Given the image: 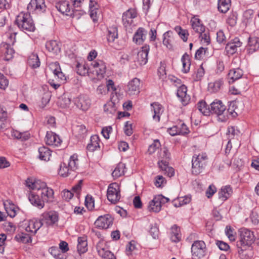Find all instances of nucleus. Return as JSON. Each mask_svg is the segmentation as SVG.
<instances>
[{
  "label": "nucleus",
  "mask_w": 259,
  "mask_h": 259,
  "mask_svg": "<svg viewBox=\"0 0 259 259\" xmlns=\"http://www.w3.org/2000/svg\"><path fill=\"white\" fill-rule=\"evenodd\" d=\"M209 55L207 48L203 47L200 48L197 50L195 54V58L197 60H200L204 56L208 57Z\"/></svg>",
  "instance_id": "nucleus-48"
},
{
  "label": "nucleus",
  "mask_w": 259,
  "mask_h": 259,
  "mask_svg": "<svg viewBox=\"0 0 259 259\" xmlns=\"http://www.w3.org/2000/svg\"><path fill=\"white\" fill-rule=\"evenodd\" d=\"M113 220V218L109 214L101 215L95 221V225L98 228L106 229L112 225Z\"/></svg>",
  "instance_id": "nucleus-8"
},
{
  "label": "nucleus",
  "mask_w": 259,
  "mask_h": 259,
  "mask_svg": "<svg viewBox=\"0 0 259 259\" xmlns=\"http://www.w3.org/2000/svg\"><path fill=\"white\" fill-rule=\"evenodd\" d=\"M152 107V111H153L154 114L153 118L157 121L160 120V115L163 112L162 106L158 103L155 102L151 104Z\"/></svg>",
  "instance_id": "nucleus-32"
},
{
  "label": "nucleus",
  "mask_w": 259,
  "mask_h": 259,
  "mask_svg": "<svg viewBox=\"0 0 259 259\" xmlns=\"http://www.w3.org/2000/svg\"><path fill=\"white\" fill-rule=\"evenodd\" d=\"M187 88L185 85H181L177 91V96L185 106L187 105L190 100V97L187 95Z\"/></svg>",
  "instance_id": "nucleus-16"
},
{
  "label": "nucleus",
  "mask_w": 259,
  "mask_h": 259,
  "mask_svg": "<svg viewBox=\"0 0 259 259\" xmlns=\"http://www.w3.org/2000/svg\"><path fill=\"white\" fill-rule=\"evenodd\" d=\"M6 51L5 53V60L8 61L13 58V54H14V50L8 45H6Z\"/></svg>",
  "instance_id": "nucleus-57"
},
{
  "label": "nucleus",
  "mask_w": 259,
  "mask_h": 259,
  "mask_svg": "<svg viewBox=\"0 0 259 259\" xmlns=\"http://www.w3.org/2000/svg\"><path fill=\"white\" fill-rule=\"evenodd\" d=\"M77 73L80 75H85L89 72V69L85 64L78 63L76 65Z\"/></svg>",
  "instance_id": "nucleus-50"
},
{
  "label": "nucleus",
  "mask_w": 259,
  "mask_h": 259,
  "mask_svg": "<svg viewBox=\"0 0 259 259\" xmlns=\"http://www.w3.org/2000/svg\"><path fill=\"white\" fill-rule=\"evenodd\" d=\"M28 64L32 68H36L39 67L40 62L38 55L36 54H31L28 58Z\"/></svg>",
  "instance_id": "nucleus-33"
},
{
  "label": "nucleus",
  "mask_w": 259,
  "mask_h": 259,
  "mask_svg": "<svg viewBox=\"0 0 259 259\" xmlns=\"http://www.w3.org/2000/svg\"><path fill=\"white\" fill-rule=\"evenodd\" d=\"M42 218L40 220L48 225H53L58 221V215L55 211L45 212L42 214Z\"/></svg>",
  "instance_id": "nucleus-12"
},
{
  "label": "nucleus",
  "mask_w": 259,
  "mask_h": 259,
  "mask_svg": "<svg viewBox=\"0 0 259 259\" xmlns=\"http://www.w3.org/2000/svg\"><path fill=\"white\" fill-rule=\"evenodd\" d=\"M47 49L54 54H57L60 52L59 44L56 40H51L46 44Z\"/></svg>",
  "instance_id": "nucleus-28"
},
{
  "label": "nucleus",
  "mask_w": 259,
  "mask_h": 259,
  "mask_svg": "<svg viewBox=\"0 0 259 259\" xmlns=\"http://www.w3.org/2000/svg\"><path fill=\"white\" fill-rule=\"evenodd\" d=\"M118 32L116 27H112L108 29L107 40L109 43L113 42L117 38Z\"/></svg>",
  "instance_id": "nucleus-43"
},
{
  "label": "nucleus",
  "mask_w": 259,
  "mask_h": 259,
  "mask_svg": "<svg viewBox=\"0 0 259 259\" xmlns=\"http://www.w3.org/2000/svg\"><path fill=\"white\" fill-rule=\"evenodd\" d=\"M96 248L99 255L101 256L103 259H116L114 254L110 251L102 247L101 243L98 244Z\"/></svg>",
  "instance_id": "nucleus-22"
},
{
  "label": "nucleus",
  "mask_w": 259,
  "mask_h": 259,
  "mask_svg": "<svg viewBox=\"0 0 259 259\" xmlns=\"http://www.w3.org/2000/svg\"><path fill=\"white\" fill-rule=\"evenodd\" d=\"M0 113V130L3 129L6 127V120L7 118V113L3 109H1Z\"/></svg>",
  "instance_id": "nucleus-52"
},
{
  "label": "nucleus",
  "mask_w": 259,
  "mask_h": 259,
  "mask_svg": "<svg viewBox=\"0 0 259 259\" xmlns=\"http://www.w3.org/2000/svg\"><path fill=\"white\" fill-rule=\"evenodd\" d=\"M222 85V81L217 80L214 82H210L208 84V89L212 92H217L221 88Z\"/></svg>",
  "instance_id": "nucleus-51"
},
{
  "label": "nucleus",
  "mask_w": 259,
  "mask_h": 259,
  "mask_svg": "<svg viewBox=\"0 0 259 259\" xmlns=\"http://www.w3.org/2000/svg\"><path fill=\"white\" fill-rule=\"evenodd\" d=\"M158 164L159 167L164 175H167L169 177H171L174 175V169L171 167L168 166V162L167 161L161 160L158 161Z\"/></svg>",
  "instance_id": "nucleus-20"
},
{
  "label": "nucleus",
  "mask_w": 259,
  "mask_h": 259,
  "mask_svg": "<svg viewBox=\"0 0 259 259\" xmlns=\"http://www.w3.org/2000/svg\"><path fill=\"white\" fill-rule=\"evenodd\" d=\"M176 31L178 32L179 36L184 41H186L188 39V33L186 30L182 29L181 27H176Z\"/></svg>",
  "instance_id": "nucleus-55"
},
{
  "label": "nucleus",
  "mask_w": 259,
  "mask_h": 259,
  "mask_svg": "<svg viewBox=\"0 0 259 259\" xmlns=\"http://www.w3.org/2000/svg\"><path fill=\"white\" fill-rule=\"evenodd\" d=\"M191 198L189 196H185L184 197H180L175 200L174 205L175 207H178L182 205L189 203L191 201Z\"/></svg>",
  "instance_id": "nucleus-41"
},
{
  "label": "nucleus",
  "mask_w": 259,
  "mask_h": 259,
  "mask_svg": "<svg viewBox=\"0 0 259 259\" xmlns=\"http://www.w3.org/2000/svg\"><path fill=\"white\" fill-rule=\"evenodd\" d=\"M11 136L14 138L21 141H26L29 138L30 134L27 132L21 133L18 131L13 130L11 132Z\"/></svg>",
  "instance_id": "nucleus-37"
},
{
  "label": "nucleus",
  "mask_w": 259,
  "mask_h": 259,
  "mask_svg": "<svg viewBox=\"0 0 259 259\" xmlns=\"http://www.w3.org/2000/svg\"><path fill=\"white\" fill-rule=\"evenodd\" d=\"M68 165L70 171H75L77 169L78 165V159L76 154H73L70 157Z\"/></svg>",
  "instance_id": "nucleus-45"
},
{
  "label": "nucleus",
  "mask_w": 259,
  "mask_h": 259,
  "mask_svg": "<svg viewBox=\"0 0 259 259\" xmlns=\"http://www.w3.org/2000/svg\"><path fill=\"white\" fill-rule=\"evenodd\" d=\"M27 8L29 13H40L46 10L45 1L44 0H31Z\"/></svg>",
  "instance_id": "nucleus-7"
},
{
  "label": "nucleus",
  "mask_w": 259,
  "mask_h": 259,
  "mask_svg": "<svg viewBox=\"0 0 259 259\" xmlns=\"http://www.w3.org/2000/svg\"><path fill=\"white\" fill-rule=\"evenodd\" d=\"M95 5H97V4L96 2L90 0V8L91 9L90 12V16L92 18L94 22H96L97 21V12L96 10L98 9V8L95 6Z\"/></svg>",
  "instance_id": "nucleus-49"
},
{
  "label": "nucleus",
  "mask_w": 259,
  "mask_h": 259,
  "mask_svg": "<svg viewBox=\"0 0 259 259\" xmlns=\"http://www.w3.org/2000/svg\"><path fill=\"white\" fill-rule=\"evenodd\" d=\"M91 65L93 66L98 76L103 75L106 71V66L104 63L101 60L94 61L92 63Z\"/></svg>",
  "instance_id": "nucleus-24"
},
{
  "label": "nucleus",
  "mask_w": 259,
  "mask_h": 259,
  "mask_svg": "<svg viewBox=\"0 0 259 259\" xmlns=\"http://www.w3.org/2000/svg\"><path fill=\"white\" fill-rule=\"evenodd\" d=\"M39 195H40L41 199L44 202H47L51 198H53L54 191L47 186L45 188L37 192Z\"/></svg>",
  "instance_id": "nucleus-26"
},
{
  "label": "nucleus",
  "mask_w": 259,
  "mask_h": 259,
  "mask_svg": "<svg viewBox=\"0 0 259 259\" xmlns=\"http://www.w3.org/2000/svg\"><path fill=\"white\" fill-rule=\"evenodd\" d=\"M249 53L255 52L259 48V42L257 37H249L248 39Z\"/></svg>",
  "instance_id": "nucleus-42"
},
{
  "label": "nucleus",
  "mask_w": 259,
  "mask_h": 259,
  "mask_svg": "<svg viewBox=\"0 0 259 259\" xmlns=\"http://www.w3.org/2000/svg\"><path fill=\"white\" fill-rule=\"evenodd\" d=\"M127 87L128 94L131 95H138L140 93V79L137 78H134L128 82Z\"/></svg>",
  "instance_id": "nucleus-17"
},
{
  "label": "nucleus",
  "mask_w": 259,
  "mask_h": 259,
  "mask_svg": "<svg viewBox=\"0 0 259 259\" xmlns=\"http://www.w3.org/2000/svg\"><path fill=\"white\" fill-rule=\"evenodd\" d=\"M108 200L111 203L115 204L120 199L119 187L116 183H112L109 185L107 191Z\"/></svg>",
  "instance_id": "nucleus-6"
},
{
  "label": "nucleus",
  "mask_w": 259,
  "mask_h": 259,
  "mask_svg": "<svg viewBox=\"0 0 259 259\" xmlns=\"http://www.w3.org/2000/svg\"><path fill=\"white\" fill-rule=\"evenodd\" d=\"M53 72L54 74L57 76L59 78H60L62 80H65L66 79L64 74L63 73V72L61 70V68L59 66L58 67H57L56 68H55Z\"/></svg>",
  "instance_id": "nucleus-64"
},
{
  "label": "nucleus",
  "mask_w": 259,
  "mask_h": 259,
  "mask_svg": "<svg viewBox=\"0 0 259 259\" xmlns=\"http://www.w3.org/2000/svg\"><path fill=\"white\" fill-rule=\"evenodd\" d=\"M231 104L227 111L226 106L221 100H215L210 104V113L216 115L219 121H225L228 119V112L233 117H235L237 115L235 110L231 109Z\"/></svg>",
  "instance_id": "nucleus-2"
},
{
  "label": "nucleus",
  "mask_w": 259,
  "mask_h": 259,
  "mask_svg": "<svg viewBox=\"0 0 259 259\" xmlns=\"http://www.w3.org/2000/svg\"><path fill=\"white\" fill-rule=\"evenodd\" d=\"M74 104L82 111H87L91 106V101L86 96L81 95L74 99Z\"/></svg>",
  "instance_id": "nucleus-9"
},
{
  "label": "nucleus",
  "mask_w": 259,
  "mask_h": 259,
  "mask_svg": "<svg viewBox=\"0 0 259 259\" xmlns=\"http://www.w3.org/2000/svg\"><path fill=\"white\" fill-rule=\"evenodd\" d=\"M46 185V183L42 182L40 180H35L34 190H37L38 192H39L40 190L45 188Z\"/></svg>",
  "instance_id": "nucleus-59"
},
{
  "label": "nucleus",
  "mask_w": 259,
  "mask_h": 259,
  "mask_svg": "<svg viewBox=\"0 0 259 259\" xmlns=\"http://www.w3.org/2000/svg\"><path fill=\"white\" fill-rule=\"evenodd\" d=\"M231 6V0H219L218 9L222 13H227Z\"/></svg>",
  "instance_id": "nucleus-36"
},
{
  "label": "nucleus",
  "mask_w": 259,
  "mask_h": 259,
  "mask_svg": "<svg viewBox=\"0 0 259 259\" xmlns=\"http://www.w3.org/2000/svg\"><path fill=\"white\" fill-rule=\"evenodd\" d=\"M191 25L193 29L199 34L204 32L205 28V26L201 23L200 20L196 18H193L191 20Z\"/></svg>",
  "instance_id": "nucleus-29"
},
{
  "label": "nucleus",
  "mask_w": 259,
  "mask_h": 259,
  "mask_svg": "<svg viewBox=\"0 0 259 259\" xmlns=\"http://www.w3.org/2000/svg\"><path fill=\"white\" fill-rule=\"evenodd\" d=\"M208 161V157L206 153H201L198 155L195 154L192 159V172L197 175L204 170Z\"/></svg>",
  "instance_id": "nucleus-3"
},
{
  "label": "nucleus",
  "mask_w": 259,
  "mask_h": 259,
  "mask_svg": "<svg viewBox=\"0 0 259 259\" xmlns=\"http://www.w3.org/2000/svg\"><path fill=\"white\" fill-rule=\"evenodd\" d=\"M31 236L30 234H27L24 233H21L16 235L15 239L19 242L26 243H28L31 240Z\"/></svg>",
  "instance_id": "nucleus-47"
},
{
  "label": "nucleus",
  "mask_w": 259,
  "mask_h": 259,
  "mask_svg": "<svg viewBox=\"0 0 259 259\" xmlns=\"http://www.w3.org/2000/svg\"><path fill=\"white\" fill-rule=\"evenodd\" d=\"M170 240L174 242H178L180 241L181 235L180 229L177 225H174L170 229Z\"/></svg>",
  "instance_id": "nucleus-31"
},
{
  "label": "nucleus",
  "mask_w": 259,
  "mask_h": 259,
  "mask_svg": "<svg viewBox=\"0 0 259 259\" xmlns=\"http://www.w3.org/2000/svg\"><path fill=\"white\" fill-rule=\"evenodd\" d=\"M149 50V46L148 45H145L142 47L141 50L138 53L137 61L141 65H143L147 63Z\"/></svg>",
  "instance_id": "nucleus-14"
},
{
  "label": "nucleus",
  "mask_w": 259,
  "mask_h": 259,
  "mask_svg": "<svg viewBox=\"0 0 259 259\" xmlns=\"http://www.w3.org/2000/svg\"><path fill=\"white\" fill-rule=\"evenodd\" d=\"M69 171H70V169L69 166H67L65 163H63L60 165L59 174L61 176L64 177H67L69 174Z\"/></svg>",
  "instance_id": "nucleus-53"
},
{
  "label": "nucleus",
  "mask_w": 259,
  "mask_h": 259,
  "mask_svg": "<svg viewBox=\"0 0 259 259\" xmlns=\"http://www.w3.org/2000/svg\"><path fill=\"white\" fill-rule=\"evenodd\" d=\"M42 225L43 223L40 220L33 219L30 220L25 227V231L29 233L30 235H34Z\"/></svg>",
  "instance_id": "nucleus-10"
},
{
  "label": "nucleus",
  "mask_w": 259,
  "mask_h": 259,
  "mask_svg": "<svg viewBox=\"0 0 259 259\" xmlns=\"http://www.w3.org/2000/svg\"><path fill=\"white\" fill-rule=\"evenodd\" d=\"M88 243L85 237L78 238L77 250L79 253H83L88 250Z\"/></svg>",
  "instance_id": "nucleus-35"
},
{
  "label": "nucleus",
  "mask_w": 259,
  "mask_h": 259,
  "mask_svg": "<svg viewBox=\"0 0 259 259\" xmlns=\"http://www.w3.org/2000/svg\"><path fill=\"white\" fill-rule=\"evenodd\" d=\"M165 183V179L162 176H158L155 178L154 184L157 187H161Z\"/></svg>",
  "instance_id": "nucleus-61"
},
{
  "label": "nucleus",
  "mask_w": 259,
  "mask_h": 259,
  "mask_svg": "<svg viewBox=\"0 0 259 259\" xmlns=\"http://www.w3.org/2000/svg\"><path fill=\"white\" fill-rule=\"evenodd\" d=\"M39 195L37 193L35 194L33 193H31L29 195V200L31 203L40 209L44 207L45 205V202L41 199L39 198Z\"/></svg>",
  "instance_id": "nucleus-25"
},
{
  "label": "nucleus",
  "mask_w": 259,
  "mask_h": 259,
  "mask_svg": "<svg viewBox=\"0 0 259 259\" xmlns=\"http://www.w3.org/2000/svg\"><path fill=\"white\" fill-rule=\"evenodd\" d=\"M181 61L183 63V71L184 73H187L190 70L191 65L189 55L187 53H185L182 56Z\"/></svg>",
  "instance_id": "nucleus-38"
},
{
  "label": "nucleus",
  "mask_w": 259,
  "mask_h": 259,
  "mask_svg": "<svg viewBox=\"0 0 259 259\" xmlns=\"http://www.w3.org/2000/svg\"><path fill=\"white\" fill-rule=\"evenodd\" d=\"M170 157V153L168 151V149L164 147L163 150L161 151V153L160 154V157L161 158V160H164L167 161V159H168Z\"/></svg>",
  "instance_id": "nucleus-63"
},
{
  "label": "nucleus",
  "mask_w": 259,
  "mask_h": 259,
  "mask_svg": "<svg viewBox=\"0 0 259 259\" xmlns=\"http://www.w3.org/2000/svg\"><path fill=\"white\" fill-rule=\"evenodd\" d=\"M243 75V71L239 68L231 69L228 73L229 83H233L235 80L240 78Z\"/></svg>",
  "instance_id": "nucleus-23"
},
{
  "label": "nucleus",
  "mask_w": 259,
  "mask_h": 259,
  "mask_svg": "<svg viewBox=\"0 0 259 259\" xmlns=\"http://www.w3.org/2000/svg\"><path fill=\"white\" fill-rule=\"evenodd\" d=\"M239 233V240L237 242V247L239 249L238 253L242 255H246L244 251L249 248L254 241V235L253 232L248 229L242 228L238 231Z\"/></svg>",
  "instance_id": "nucleus-1"
},
{
  "label": "nucleus",
  "mask_w": 259,
  "mask_h": 259,
  "mask_svg": "<svg viewBox=\"0 0 259 259\" xmlns=\"http://www.w3.org/2000/svg\"><path fill=\"white\" fill-rule=\"evenodd\" d=\"M147 34V31L143 28H139L135 32L133 41L138 45L142 44L146 39Z\"/></svg>",
  "instance_id": "nucleus-21"
},
{
  "label": "nucleus",
  "mask_w": 259,
  "mask_h": 259,
  "mask_svg": "<svg viewBox=\"0 0 259 259\" xmlns=\"http://www.w3.org/2000/svg\"><path fill=\"white\" fill-rule=\"evenodd\" d=\"M172 33V32L171 31H168L163 34V44L169 49H171L172 48L171 44L172 38L171 37Z\"/></svg>",
  "instance_id": "nucleus-44"
},
{
  "label": "nucleus",
  "mask_w": 259,
  "mask_h": 259,
  "mask_svg": "<svg viewBox=\"0 0 259 259\" xmlns=\"http://www.w3.org/2000/svg\"><path fill=\"white\" fill-rule=\"evenodd\" d=\"M38 157L41 160L49 161L51 156V151L47 147L42 146L38 149Z\"/></svg>",
  "instance_id": "nucleus-30"
},
{
  "label": "nucleus",
  "mask_w": 259,
  "mask_h": 259,
  "mask_svg": "<svg viewBox=\"0 0 259 259\" xmlns=\"http://www.w3.org/2000/svg\"><path fill=\"white\" fill-rule=\"evenodd\" d=\"M56 9L63 14L73 16V10L71 11L69 2L67 1L59 2L56 4Z\"/></svg>",
  "instance_id": "nucleus-13"
},
{
  "label": "nucleus",
  "mask_w": 259,
  "mask_h": 259,
  "mask_svg": "<svg viewBox=\"0 0 259 259\" xmlns=\"http://www.w3.org/2000/svg\"><path fill=\"white\" fill-rule=\"evenodd\" d=\"M193 259H201L206 252V245L204 241L197 240L194 242L191 247Z\"/></svg>",
  "instance_id": "nucleus-5"
},
{
  "label": "nucleus",
  "mask_w": 259,
  "mask_h": 259,
  "mask_svg": "<svg viewBox=\"0 0 259 259\" xmlns=\"http://www.w3.org/2000/svg\"><path fill=\"white\" fill-rule=\"evenodd\" d=\"M18 27L22 31L33 32L35 27L29 13L21 12L18 15L15 20Z\"/></svg>",
  "instance_id": "nucleus-4"
},
{
  "label": "nucleus",
  "mask_w": 259,
  "mask_h": 259,
  "mask_svg": "<svg viewBox=\"0 0 259 259\" xmlns=\"http://www.w3.org/2000/svg\"><path fill=\"white\" fill-rule=\"evenodd\" d=\"M162 197L161 196H156L149 202L148 209L149 211L158 212L161 210V199Z\"/></svg>",
  "instance_id": "nucleus-15"
},
{
  "label": "nucleus",
  "mask_w": 259,
  "mask_h": 259,
  "mask_svg": "<svg viewBox=\"0 0 259 259\" xmlns=\"http://www.w3.org/2000/svg\"><path fill=\"white\" fill-rule=\"evenodd\" d=\"M178 125L179 128V135H185L189 133V131L187 125L184 123H182Z\"/></svg>",
  "instance_id": "nucleus-60"
},
{
  "label": "nucleus",
  "mask_w": 259,
  "mask_h": 259,
  "mask_svg": "<svg viewBox=\"0 0 259 259\" xmlns=\"http://www.w3.org/2000/svg\"><path fill=\"white\" fill-rule=\"evenodd\" d=\"M198 110L204 115H209L210 113V107H207L205 101L201 100L197 105Z\"/></svg>",
  "instance_id": "nucleus-40"
},
{
  "label": "nucleus",
  "mask_w": 259,
  "mask_h": 259,
  "mask_svg": "<svg viewBox=\"0 0 259 259\" xmlns=\"http://www.w3.org/2000/svg\"><path fill=\"white\" fill-rule=\"evenodd\" d=\"M232 190L230 186H226L221 188L219 192V198L222 199V200H227L232 194Z\"/></svg>",
  "instance_id": "nucleus-34"
},
{
  "label": "nucleus",
  "mask_w": 259,
  "mask_h": 259,
  "mask_svg": "<svg viewBox=\"0 0 259 259\" xmlns=\"http://www.w3.org/2000/svg\"><path fill=\"white\" fill-rule=\"evenodd\" d=\"M225 233L230 241H234L235 240L234 231L230 226H226Z\"/></svg>",
  "instance_id": "nucleus-54"
},
{
  "label": "nucleus",
  "mask_w": 259,
  "mask_h": 259,
  "mask_svg": "<svg viewBox=\"0 0 259 259\" xmlns=\"http://www.w3.org/2000/svg\"><path fill=\"white\" fill-rule=\"evenodd\" d=\"M85 205L90 209H92L94 207V199L92 196H87L85 197Z\"/></svg>",
  "instance_id": "nucleus-58"
},
{
  "label": "nucleus",
  "mask_w": 259,
  "mask_h": 259,
  "mask_svg": "<svg viewBox=\"0 0 259 259\" xmlns=\"http://www.w3.org/2000/svg\"><path fill=\"white\" fill-rule=\"evenodd\" d=\"M160 146V143L158 140H155L153 143L149 146L148 152L150 154L153 153L155 150Z\"/></svg>",
  "instance_id": "nucleus-56"
},
{
  "label": "nucleus",
  "mask_w": 259,
  "mask_h": 259,
  "mask_svg": "<svg viewBox=\"0 0 259 259\" xmlns=\"http://www.w3.org/2000/svg\"><path fill=\"white\" fill-rule=\"evenodd\" d=\"M217 40L220 44L225 43L226 42V36L223 31L220 30L217 32Z\"/></svg>",
  "instance_id": "nucleus-62"
},
{
  "label": "nucleus",
  "mask_w": 259,
  "mask_h": 259,
  "mask_svg": "<svg viewBox=\"0 0 259 259\" xmlns=\"http://www.w3.org/2000/svg\"><path fill=\"white\" fill-rule=\"evenodd\" d=\"M242 45V42L238 38H235L231 42H228L226 46V50L229 54L233 55L236 53L238 48Z\"/></svg>",
  "instance_id": "nucleus-19"
},
{
  "label": "nucleus",
  "mask_w": 259,
  "mask_h": 259,
  "mask_svg": "<svg viewBox=\"0 0 259 259\" xmlns=\"http://www.w3.org/2000/svg\"><path fill=\"white\" fill-rule=\"evenodd\" d=\"M125 168V164L123 163H119L115 169L112 173V176L115 178H118L124 173V168Z\"/></svg>",
  "instance_id": "nucleus-39"
},
{
  "label": "nucleus",
  "mask_w": 259,
  "mask_h": 259,
  "mask_svg": "<svg viewBox=\"0 0 259 259\" xmlns=\"http://www.w3.org/2000/svg\"><path fill=\"white\" fill-rule=\"evenodd\" d=\"M137 17V12L134 9H129L122 15V22L125 27L130 25L133 19Z\"/></svg>",
  "instance_id": "nucleus-18"
},
{
  "label": "nucleus",
  "mask_w": 259,
  "mask_h": 259,
  "mask_svg": "<svg viewBox=\"0 0 259 259\" xmlns=\"http://www.w3.org/2000/svg\"><path fill=\"white\" fill-rule=\"evenodd\" d=\"M71 103V99L67 95L61 97L58 102V105L63 108L68 107Z\"/></svg>",
  "instance_id": "nucleus-46"
},
{
  "label": "nucleus",
  "mask_w": 259,
  "mask_h": 259,
  "mask_svg": "<svg viewBox=\"0 0 259 259\" xmlns=\"http://www.w3.org/2000/svg\"><path fill=\"white\" fill-rule=\"evenodd\" d=\"M45 142L48 145L58 147L61 145L62 140L55 133L48 132L45 137Z\"/></svg>",
  "instance_id": "nucleus-11"
},
{
  "label": "nucleus",
  "mask_w": 259,
  "mask_h": 259,
  "mask_svg": "<svg viewBox=\"0 0 259 259\" xmlns=\"http://www.w3.org/2000/svg\"><path fill=\"white\" fill-rule=\"evenodd\" d=\"M99 148V139L98 136L97 135L92 136L91 137L90 143L87 145V150L90 152H94Z\"/></svg>",
  "instance_id": "nucleus-27"
}]
</instances>
